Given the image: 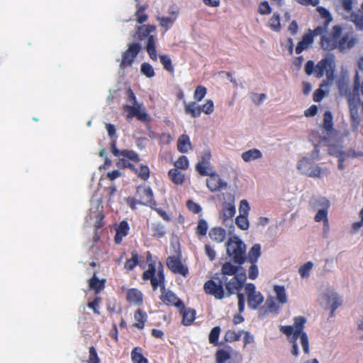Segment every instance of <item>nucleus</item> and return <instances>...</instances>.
I'll list each match as a JSON object with an SVG mask.
<instances>
[{
    "label": "nucleus",
    "mask_w": 363,
    "mask_h": 363,
    "mask_svg": "<svg viewBox=\"0 0 363 363\" xmlns=\"http://www.w3.org/2000/svg\"><path fill=\"white\" fill-rule=\"evenodd\" d=\"M186 207L191 212L195 214L199 213L202 210L201 206L192 200L186 201Z\"/></svg>",
    "instance_id": "680f3d73"
},
{
    "label": "nucleus",
    "mask_w": 363,
    "mask_h": 363,
    "mask_svg": "<svg viewBox=\"0 0 363 363\" xmlns=\"http://www.w3.org/2000/svg\"><path fill=\"white\" fill-rule=\"evenodd\" d=\"M216 357L217 363H224L226 360L230 359V355L227 351L219 350L216 352Z\"/></svg>",
    "instance_id": "4d7b16f0"
},
{
    "label": "nucleus",
    "mask_w": 363,
    "mask_h": 363,
    "mask_svg": "<svg viewBox=\"0 0 363 363\" xmlns=\"http://www.w3.org/2000/svg\"><path fill=\"white\" fill-rule=\"evenodd\" d=\"M221 332L220 326H216L212 328L208 335V341L211 344L218 346L219 336Z\"/></svg>",
    "instance_id": "37998d69"
},
{
    "label": "nucleus",
    "mask_w": 363,
    "mask_h": 363,
    "mask_svg": "<svg viewBox=\"0 0 363 363\" xmlns=\"http://www.w3.org/2000/svg\"><path fill=\"white\" fill-rule=\"evenodd\" d=\"M208 223L203 218H201L198 221L197 226L196 228V233L197 235L203 237L207 234L208 232Z\"/></svg>",
    "instance_id": "c03bdc74"
},
{
    "label": "nucleus",
    "mask_w": 363,
    "mask_h": 363,
    "mask_svg": "<svg viewBox=\"0 0 363 363\" xmlns=\"http://www.w3.org/2000/svg\"><path fill=\"white\" fill-rule=\"evenodd\" d=\"M317 11L320 15V16L325 19V22L322 26H318L315 28V33L323 34L324 32H326L328 30V26L330 23L333 21V18L330 11L323 6H318L317 8Z\"/></svg>",
    "instance_id": "f3484780"
},
{
    "label": "nucleus",
    "mask_w": 363,
    "mask_h": 363,
    "mask_svg": "<svg viewBox=\"0 0 363 363\" xmlns=\"http://www.w3.org/2000/svg\"><path fill=\"white\" fill-rule=\"evenodd\" d=\"M134 318L135 323L133 325V327L143 330L145 328V322L147 319V313L142 309H137L134 313Z\"/></svg>",
    "instance_id": "b1692460"
},
{
    "label": "nucleus",
    "mask_w": 363,
    "mask_h": 363,
    "mask_svg": "<svg viewBox=\"0 0 363 363\" xmlns=\"http://www.w3.org/2000/svg\"><path fill=\"white\" fill-rule=\"evenodd\" d=\"M332 60L328 58H324L319 61L315 65V76L317 78H321L326 73L328 77L333 75V70L329 72L328 69L331 67Z\"/></svg>",
    "instance_id": "a211bd4d"
},
{
    "label": "nucleus",
    "mask_w": 363,
    "mask_h": 363,
    "mask_svg": "<svg viewBox=\"0 0 363 363\" xmlns=\"http://www.w3.org/2000/svg\"><path fill=\"white\" fill-rule=\"evenodd\" d=\"M306 321V318L303 316H296L294 318L293 325L281 326L280 331L286 336L292 335L293 339L297 340L299 335L304 333L303 328Z\"/></svg>",
    "instance_id": "1a4fd4ad"
},
{
    "label": "nucleus",
    "mask_w": 363,
    "mask_h": 363,
    "mask_svg": "<svg viewBox=\"0 0 363 363\" xmlns=\"http://www.w3.org/2000/svg\"><path fill=\"white\" fill-rule=\"evenodd\" d=\"M265 305L269 311L276 313H278L279 306L275 303L272 298H267Z\"/></svg>",
    "instance_id": "774afa93"
},
{
    "label": "nucleus",
    "mask_w": 363,
    "mask_h": 363,
    "mask_svg": "<svg viewBox=\"0 0 363 363\" xmlns=\"http://www.w3.org/2000/svg\"><path fill=\"white\" fill-rule=\"evenodd\" d=\"M191 147L189 137L187 135H182L177 141V150L182 153H186Z\"/></svg>",
    "instance_id": "c756f323"
},
{
    "label": "nucleus",
    "mask_w": 363,
    "mask_h": 363,
    "mask_svg": "<svg viewBox=\"0 0 363 363\" xmlns=\"http://www.w3.org/2000/svg\"><path fill=\"white\" fill-rule=\"evenodd\" d=\"M262 153L258 149L253 148L242 153L241 157L245 162L262 158Z\"/></svg>",
    "instance_id": "c85d7f7f"
},
{
    "label": "nucleus",
    "mask_w": 363,
    "mask_h": 363,
    "mask_svg": "<svg viewBox=\"0 0 363 363\" xmlns=\"http://www.w3.org/2000/svg\"><path fill=\"white\" fill-rule=\"evenodd\" d=\"M130 354L133 363H149L148 359L143 356V349L140 347H134Z\"/></svg>",
    "instance_id": "f704fd0d"
},
{
    "label": "nucleus",
    "mask_w": 363,
    "mask_h": 363,
    "mask_svg": "<svg viewBox=\"0 0 363 363\" xmlns=\"http://www.w3.org/2000/svg\"><path fill=\"white\" fill-rule=\"evenodd\" d=\"M327 302L330 306V317L334 315L335 310L342 305V301L336 293H331L327 296Z\"/></svg>",
    "instance_id": "a878e982"
},
{
    "label": "nucleus",
    "mask_w": 363,
    "mask_h": 363,
    "mask_svg": "<svg viewBox=\"0 0 363 363\" xmlns=\"http://www.w3.org/2000/svg\"><path fill=\"white\" fill-rule=\"evenodd\" d=\"M184 111L186 114H189L192 118H198L201 113V106H196V101L185 104Z\"/></svg>",
    "instance_id": "72a5a7b5"
},
{
    "label": "nucleus",
    "mask_w": 363,
    "mask_h": 363,
    "mask_svg": "<svg viewBox=\"0 0 363 363\" xmlns=\"http://www.w3.org/2000/svg\"><path fill=\"white\" fill-rule=\"evenodd\" d=\"M269 26L273 30L279 31L281 28L280 16L277 13H274L269 21Z\"/></svg>",
    "instance_id": "09e8293b"
},
{
    "label": "nucleus",
    "mask_w": 363,
    "mask_h": 363,
    "mask_svg": "<svg viewBox=\"0 0 363 363\" xmlns=\"http://www.w3.org/2000/svg\"><path fill=\"white\" fill-rule=\"evenodd\" d=\"M318 35L315 33V29H309L308 33L303 35L301 40L297 44L295 49L296 53L300 54L303 50H307L313 44L314 37Z\"/></svg>",
    "instance_id": "dca6fc26"
},
{
    "label": "nucleus",
    "mask_w": 363,
    "mask_h": 363,
    "mask_svg": "<svg viewBox=\"0 0 363 363\" xmlns=\"http://www.w3.org/2000/svg\"><path fill=\"white\" fill-rule=\"evenodd\" d=\"M155 30L156 26L155 25H142L137 27L135 34L134 35L140 40L147 38L145 49L150 59L153 61L157 60L156 39L155 35L151 34Z\"/></svg>",
    "instance_id": "f03ea898"
},
{
    "label": "nucleus",
    "mask_w": 363,
    "mask_h": 363,
    "mask_svg": "<svg viewBox=\"0 0 363 363\" xmlns=\"http://www.w3.org/2000/svg\"><path fill=\"white\" fill-rule=\"evenodd\" d=\"M243 333L244 330H239L238 332H236L233 330H228L225 333L224 340L226 342L238 341Z\"/></svg>",
    "instance_id": "4c0bfd02"
},
{
    "label": "nucleus",
    "mask_w": 363,
    "mask_h": 363,
    "mask_svg": "<svg viewBox=\"0 0 363 363\" xmlns=\"http://www.w3.org/2000/svg\"><path fill=\"white\" fill-rule=\"evenodd\" d=\"M151 230L152 236L158 239L164 237L166 234L164 225L160 223H152Z\"/></svg>",
    "instance_id": "ea45409f"
},
{
    "label": "nucleus",
    "mask_w": 363,
    "mask_h": 363,
    "mask_svg": "<svg viewBox=\"0 0 363 363\" xmlns=\"http://www.w3.org/2000/svg\"><path fill=\"white\" fill-rule=\"evenodd\" d=\"M208 164L199 162L196 165V169L201 176H208L210 174L208 172Z\"/></svg>",
    "instance_id": "e2e57ef3"
},
{
    "label": "nucleus",
    "mask_w": 363,
    "mask_h": 363,
    "mask_svg": "<svg viewBox=\"0 0 363 363\" xmlns=\"http://www.w3.org/2000/svg\"><path fill=\"white\" fill-rule=\"evenodd\" d=\"M101 301V298L99 296L95 297V298L92 301L88 303L87 306L92 309L94 313L96 315H100L99 311V304Z\"/></svg>",
    "instance_id": "13d9d810"
},
{
    "label": "nucleus",
    "mask_w": 363,
    "mask_h": 363,
    "mask_svg": "<svg viewBox=\"0 0 363 363\" xmlns=\"http://www.w3.org/2000/svg\"><path fill=\"white\" fill-rule=\"evenodd\" d=\"M159 57L160 62L163 65V67L169 72L173 73L174 71V68L170 57L166 55H160Z\"/></svg>",
    "instance_id": "de8ad7c7"
},
{
    "label": "nucleus",
    "mask_w": 363,
    "mask_h": 363,
    "mask_svg": "<svg viewBox=\"0 0 363 363\" xmlns=\"http://www.w3.org/2000/svg\"><path fill=\"white\" fill-rule=\"evenodd\" d=\"M250 210L249 203L247 200L243 199L240 202L239 205V213L240 215H245L248 216L249 211Z\"/></svg>",
    "instance_id": "0e129e2a"
},
{
    "label": "nucleus",
    "mask_w": 363,
    "mask_h": 363,
    "mask_svg": "<svg viewBox=\"0 0 363 363\" xmlns=\"http://www.w3.org/2000/svg\"><path fill=\"white\" fill-rule=\"evenodd\" d=\"M157 19L160 22V26L166 31L171 27V26L173 25L176 21L175 17L158 16Z\"/></svg>",
    "instance_id": "49530a36"
},
{
    "label": "nucleus",
    "mask_w": 363,
    "mask_h": 363,
    "mask_svg": "<svg viewBox=\"0 0 363 363\" xmlns=\"http://www.w3.org/2000/svg\"><path fill=\"white\" fill-rule=\"evenodd\" d=\"M322 200H323L322 204L324 206V208L318 211L314 219L316 222H320L323 220L325 224H328V210L330 206V202L326 199H323Z\"/></svg>",
    "instance_id": "bb28decb"
},
{
    "label": "nucleus",
    "mask_w": 363,
    "mask_h": 363,
    "mask_svg": "<svg viewBox=\"0 0 363 363\" xmlns=\"http://www.w3.org/2000/svg\"><path fill=\"white\" fill-rule=\"evenodd\" d=\"M348 20L354 24L357 29L363 30V13L361 11L351 12Z\"/></svg>",
    "instance_id": "c9c22d12"
},
{
    "label": "nucleus",
    "mask_w": 363,
    "mask_h": 363,
    "mask_svg": "<svg viewBox=\"0 0 363 363\" xmlns=\"http://www.w3.org/2000/svg\"><path fill=\"white\" fill-rule=\"evenodd\" d=\"M177 309L179 310L180 315L182 316V324L186 326L190 325L196 318L195 310L190 308H186L184 303L183 306L179 307Z\"/></svg>",
    "instance_id": "412c9836"
},
{
    "label": "nucleus",
    "mask_w": 363,
    "mask_h": 363,
    "mask_svg": "<svg viewBox=\"0 0 363 363\" xmlns=\"http://www.w3.org/2000/svg\"><path fill=\"white\" fill-rule=\"evenodd\" d=\"M140 50L141 45L140 43H132L128 44L127 50L122 52L120 68L125 69L128 67H131Z\"/></svg>",
    "instance_id": "0eeeda50"
},
{
    "label": "nucleus",
    "mask_w": 363,
    "mask_h": 363,
    "mask_svg": "<svg viewBox=\"0 0 363 363\" xmlns=\"http://www.w3.org/2000/svg\"><path fill=\"white\" fill-rule=\"evenodd\" d=\"M297 169L303 174L312 178H320L325 173H328V169H322L314 164L313 159L303 157L297 164Z\"/></svg>",
    "instance_id": "39448f33"
},
{
    "label": "nucleus",
    "mask_w": 363,
    "mask_h": 363,
    "mask_svg": "<svg viewBox=\"0 0 363 363\" xmlns=\"http://www.w3.org/2000/svg\"><path fill=\"white\" fill-rule=\"evenodd\" d=\"M251 265L248 269V277L250 279H255L257 278L259 274V269L257 265V262L250 263Z\"/></svg>",
    "instance_id": "69168bd1"
},
{
    "label": "nucleus",
    "mask_w": 363,
    "mask_h": 363,
    "mask_svg": "<svg viewBox=\"0 0 363 363\" xmlns=\"http://www.w3.org/2000/svg\"><path fill=\"white\" fill-rule=\"evenodd\" d=\"M214 111V104L211 99L206 101V102L201 106V111L204 113L209 115L211 114Z\"/></svg>",
    "instance_id": "bf43d9fd"
},
{
    "label": "nucleus",
    "mask_w": 363,
    "mask_h": 363,
    "mask_svg": "<svg viewBox=\"0 0 363 363\" xmlns=\"http://www.w3.org/2000/svg\"><path fill=\"white\" fill-rule=\"evenodd\" d=\"M261 256V245L256 243L252 245L247 255L246 256V261L250 263L257 262L258 259Z\"/></svg>",
    "instance_id": "cd10ccee"
},
{
    "label": "nucleus",
    "mask_w": 363,
    "mask_h": 363,
    "mask_svg": "<svg viewBox=\"0 0 363 363\" xmlns=\"http://www.w3.org/2000/svg\"><path fill=\"white\" fill-rule=\"evenodd\" d=\"M105 280H100L96 277V273L94 272L93 277L89 280V286L91 289L94 290L96 294L99 293L104 288Z\"/></svg>",
    "instance_id": "473e14b6"
},
{
    "label": "nucleus",
    "mask_w": 363,
    "mask_h": 363,
    "mask_svg": "<svg viewBox=\"0 0 363 363\" xmlns=\"http://www.w3.org/2000/svg\"><path fill=\"white\" fill-rule=\"evenodd\" d=\"M168 176L171 181L177 185H182L185 181L184 174L179 169L175 168L171 169L169 171Z\"/></svg>",
    "instance_id": "7c9ffc66"
},
{
    "label": "nucleus",
    "mask_w": 363,
    "mask_h": 363,
    "mask_svg": "<svg viewBox=\"0 0 363 363\" xmlns=\"http://www.w3.org/2000/svg\"><path fill=\"white\" fill-rule=\"evenodd\" d=\"M241 269L242 272L245 271L242 267L240 266H235L232 263L228 262H225L221 267L220 273L216 274V279H222L226 281V279L228 277H234L235 275L238 274L239 270Z\"/></svg>",
    "instance_id": "2eb2a0df"
},
{
    "label": "nucleus",
    "mask_w": 363,
    "mask_h": 363,
    "mask_svg": "<svg viewBox=\"0 0 363 363\" xmlns=\"http://www.w3.org/2000/svg\"><path fill=\"white\" fill-rule=\"evenodd\" d=\"M206 186L211 192H216L226 189L228 184L221 179L217 173H211L206 179Z\"/></svg>",
    "instance_id": "4468645a"
},
{
    "label": "nucleus",
    "mask_w": 363,
    "mask_h": 363,
    "mask_svg": "<svg viewBox=\"0 0 363 363\" xmlns=\"http://www.w3.org/2000/svg\"><path fill=\"white\" fill-rule=\"evenodd\" d=\"M147 9V5H139L135 12L136 21L138 23L141 24L145 22L148 16L145 13V11Z\"/></svg>",
    "instance_id": "79ce46f5"
},
{
    "label": "nucleus",
    "mask_w": 363,
    "mask_h": 363,
    "mask_svg": "<svg viewBox=\"0 0 363 363\" xmlns=\"http://www.w3.org/2000/svg\"><path fill=\"white\" fill-rule=\"evenodd\" d=\"M121 155L135 162H139L140 160L138 154L133 150H123Z\"/></svg>",
    "instance_id": "6e6d98bb"
},
{
    "label": "nucleus",
    "mask_w": 363,
    "mask_h": 363,
    "mask_svg": "<svg viewBox=\"0 0 363 363\" xmlns=\"http://www.w3.org/2000/svg\"><path fill=\"white\" fill-rule=\"evenodd\" d=\"M130 231V225L127 220H122L116 227V235L114 236V242L117 245H120L123 239L126 237Z\"/></svg>",
    "instance_id": "6ab92c4d"
},
{
    "label": "nucleus",
    "mask_w": 363,
    "mask_h": 363,
    "mask_svg": "<svg viewBox=\"0 0 363 363\" xmlns=\"http://www.w3.org/2000/svg\"><path fill=\"white\" fill-rule=\"evenodd\" d=\"M357 43V39L352 33H346L338 40V50L341 52L351 49Z\"/></svg>",
    "instance_id": "aec40b11"
},
{
    "label": "nucleus",
    "mask_w": 363,
    "mask_h": 363,
    "mask_svg": "<svg viewBox=\"0 0 363 363\" xmlns=\"http://www.w3.org/2000/svg\"><path fill=\"white\" fill-rule=\"evenodd\" d=\"M313 267V264L311 262H308L302 265L298 269V272L301 277L303 278L308 277Z\"/></svg>",
    "instance_id": "5fc2aeb1"
},
{
    "label": "nucleus",
    "mask_w": 363,
    "mask_h": 363,
    "mask_svg": "<svg viewBox=\"0 0 363 363\" xmlns=\"http://www.w3.org/2000/svg\"><path fill=\"white\" fill-rule=\"evenodd\" d=\"M226 199L227 201L223 202L221 210L219 213V219L223 224H225L228 221H231L236 213L234 195L228 194Z\"/></svg>",
    "instance_id": "6e6552de"
},
{
    "label": "nucleus",
    "mask_w": 363,
    "mask_h": 363,
    "mask_svg": "<svg viewBox=\"0 0 363 363\" xmlns=\"http://www.w3.org/2000/svg\"><path fill=\"white\" fill-rule=\"evenodd\" d=\"M274 291L276 294V299L279 304L284 305L287 303V296L284 286L274 285Z\"/></svg>",
    "instance_id": "e433bc0d"
},
{
    "label": "nucleus",
    "mask_w": 363,
    "mask_h": 363,
    "mask_svg": "<svg viewBox=\"0 0 363 363\" xmlns=\"http://www.w3.org/2000/svg\"><path fill=\"white\" fill-rule=\"evenodd\" d=\"M206 93H207V89L205 86H202V85H199L198 86L195 91H194V98L196 101H201L204 97L206 95Z\"/></svg>",
    "instance_id": "3c124183"
},
{
    "label": "nucleus",
    "mask_w": 363,
    "mask_h": 363,
    "mask_svg": "<svg viewBox=\"0 0 363 363\" xmlns=\"http://www.w3.org/2000/svg\"><path fill=\"white\" fill-rule=\"evenodd\" d=\"M144 281L150 280L153 291L158 287L160 289V301L167 306H174L178 308L183 306V301L171 290L165 288V276L164 267L161 262H159L157 269L155 263L151 262L148 264V269L142 275Z\"/></svg>",
    "instance_id": "f257e3e1"
},
{
    "label": "nucleus",
    "mask_w": 363,
    "mask_h": 363,
    "mask_svg": "<svg viewBox=\"0 0 363 363\" xmlns=\"http://www.w3.org/2000/svg\"><path fill=\"white\" fill-rule=\"evenodd\" d=\"M175 169H186L189 167L188 158L184 156H180L178 160L174 162Z\"/></svg>",
    "instance_id": "864d4df0"
},
{
    "label": "nucleus",
    "mask_w": 363,
    "mask_h": 363,
    "mask_svg": "<svg viewBox=\"0 0 363 363\" xmlns=\"http://www.w3.org/2000/svg\"><path fill=\"white\" fill-rule=\"evenodd\" d=\"M258 11L262 15H267L271 13L272 9L267 1H262L259 4Z\"/></svg>",
    "instance_id": "338daca9"
},
{
    "label": "nucleus",
    "mask_w": 363,
    "mask_h": 363,
    "mask_svg": "<svg viewBox=\"0 0 363 363\" xmlns=\"http://www.w3.org/2000/svg\"><path fill=\"white\" fill-rule=\"evenodd\" d=\"M136 196L139 199V205L155 208L157 202L154 199L152 189L147 186H140L136 190Z\"/></svg>",
    "instance_id": "9b49d317"
},
{
    "label": "nucleus",
    "mask_w": 363,
    "mask_h": 363,
    "mask_svg": "<svg viewBox=\"0 0 363 363\" xmlns=\"http://www.w3.org/2000/svg\"><path fill=\"white\" fill-rule=\"evenodd\" d=\"M342 28L340 25L333 26L331 33H328V30L320 35V46L327 51H331L338 48V40L341 37Z\"/></svg>",
    "instance_id": "20e7f679"
},
{
    "label": "nucleus",
    "mask_w": 363,
    "mask_h": 363,
    "mask_svg": "<svg viewBox=\"0 0 363 363\" xmlns=\"http://www.w3.org/2000/svg\"><path fill=\"white\" fill-rule=\"evenodd\" d=\"M323 127L327 132H331L333 130V116L329 111H325L323 115Z\"/></svg>",
    "instance_id": "a19ab883"
},
{
    "label": "nucleus",
    "mask_w": 363,
    "mask_h": 363,
    "mask_svg": "<svg viewBox=\"0 0 363 363\" xmlns=\"http://www.w3.org/2000/svg\"><path fill=\"white\" fill-rule=\"evenodd\" d=\"M88 363H100V359L94 346L89 347Z\"/></svg>",
    "instance_id": "052dcab7"
},
{
    "label": "nucleus",
    "mask_w": 363,
    "mask_h": 363,
    "mask_svg": "<svg viewBox=\"0 0 363 363\" xmlns=\"http://www.w3.org/2000/svg\"><path fill=\"white\" fill-rule=\"evenodd\" d=\"M235 224L240 230H246L250 227V222L247 216L245 215H239L235 218Z\"/></svg>",
    "instance_id": "a18cd8bd"
},
{
    "label": "nucleus",
    "mask_w": 363,
    "mask_h": 363,
    "mask_svg": "<svg viewBox=\"0 0 363 363\" xmlns=\"http://www.w3.org/2000/svg\"><path fill=\"white\" fill-rule=\"evenodd\" d=\"M141 72L148 78L153 77L155 75L152 66L147 62H143L141 65Z\"/></svg>",
    "instance_id": "603ef678"
},
{
    "label": "nucleus",
    "mask_w": 363,
    "mask_h": 363,
    "mask_svg": "<svg viewBox=\"0 0 363 363\" xmlns=\"http://www.w3.org/2000/svg\"><path fill=\"white\" fill-rule=\"evenodd\" d=\"M131 255V259H127L124 264L125 269L128 271H132L139 263V255L137 251H133Z\"/></svg>",
    "instance_id": "58836bf2"
},
{
    "label": "nucleus",
    "mask_w": 363,
    "mask_h": 363,
    "mask_svg": "<svg viewBox=\"0 0 363 363\" xmlns=\"http://www.w3.org/2000/svg\"><path fill=\"white\" fill-rule=\"evenodd\" d=\"M225 279H216V274L213 279L208 280L203 285L206 294L214 296L216 299H223L225 297L224 281Z\"/></svg>",
    "instance_id": "423d86ee"
},
{
    "label": "nucleus",
    "mask_w": 363,
    "mask_h": 363,
    "mask_svg": "<svg viewBox=\"0 0 363 363\" xmlns=\"http://www.w3.org/2000/svg\"><path fill=\"white\" fill-rule=\"evenodd\" d=\"M126 300L130 303L141 306L143 303V294L138 289H129L127 291Z\"/></svg>",
    "instance_id": "4be33fe9"
},
{
    "label": "nucleus",
    "mask_w": 363,
    "mask_h": 363,
    "mask_svg": "<svg viewBox=\"0 0 363 363\" xmlns=\"http://www.w3.org/2000/svg\"><path fill=\"white\" fill-rule=\"evenodd\" d=\"M264 298L260 292L247 296V304L250 308L257 309L263 302Z\"/></svg>",
    "instance_id": "2f4dec72"
},
{
    "label": "nucleus",
    "mask_w": 363,
    "mask_h": 363,
    "mask_svg": "<svg viewBox=\"0 0 363 363\" xmlns=\"http://www.w3.org/2000/svg\"><path fill=\"white\" fill-rule=\"evenodd\" d=\"M135 173L144 181L147 180L150 177V169L147 165L142 164L139 169H135Z\"/></svg>",
    "instance_id": "8fccbe9b"
},
{
    "label": "nucleus",
    "mask_w": 363,
    "mask_h": 363,
    "mask_svg": "<svg viewBox=\"0 0 363 363\" xmlns=\"http://www.w3.org/2000/svg\"><path fill=\"white\" fill-rule=\"evenodd\" d=\"M208 235L213 241L220 243L225 240L227 233L222 227H213L210 230Z\"/></svg>",
    "instance_id": "5701e85b"
},
{
    "label": "nucleus",
    "mask_w": 363,
    "mask_h": 363,
    "mask_svg": "<svg viewBox=\"0 0 363 363\" xmlns=\"http://www.w3.org/2000/svg\"><path fill=\"white\" fill-rule=\"evenodd\" d=\"M166 264L168 269L174 274H180L186 277L189 274V269L187 266L182 263L180 255L169 256L166 259Z\"/></svg>",
    "instance_id": "f8f14e48"
},
{
    "label": "nucleus",
    "mask_w": 363,
    "mask_h": 363,
    "mask_svg": "<svg viewBox=\"0 0 363 363\" xmlns=\"http://www.w3.org/2000/svg\"><path fill=\"white\" fill-rule=\"evenodd\" d=\"M123 111L127 113L126 118L128 120L136 117L140 121H149V116L145 111H140V105H128L125 104L123 106Z\"/></svg>",
    "instance_id": "ddd939ff"
},
{
    "label": "nucleus",
    "mask_w": 363,
    "mask_h": 363,
    "mask_svg": "<svg viewBox=\"0 0 363 363\" xmlns=\"http://www.w3.org/2000/svg\"><path fill=\"white\" fill-rule=\"evenodd\" d=\"M348 105L350 109V119L352 123H355L357 124L359 123V113H358V105L357 103L354 101V99L351 96L350 92L349 93L348 99Z\"/></svg>",
    "instance_id": "393cba45"
},
{
    "label": "nucleus",
    "mask_w": 363,
    "mask_h": 363,
    "mask_svg": "<svg viewBox=\"0 0 363 363\" xmlns=\"http://www.w3.org/2000/svg\"><path fill=\"white\" fill-rule=\"evenodd\" d=\"M247 277L245 272H241L237 275L227 278L226 281H224V286L227 291L228 296H230L239 291L243 286Z\"/></svg>",
    "instance_id": "9d476101"
},
{
    "label": "nucleus",
    "mask_w": 363,
    "mask_h": 363,
    "mask_svg": "<svg viewBox=\"0 0 363 363\" xmlns=\"http://www.w3.org/2000/svg\"><path fill=\"white\" fill-rule=\"evenodd\" d=\"M227 253L233 258V262L241 265L246 261V246L238 237L230 238L226 243Z\"/></svg>",
    "instance_id": "7ed1b4c3"
}]
</instances>
